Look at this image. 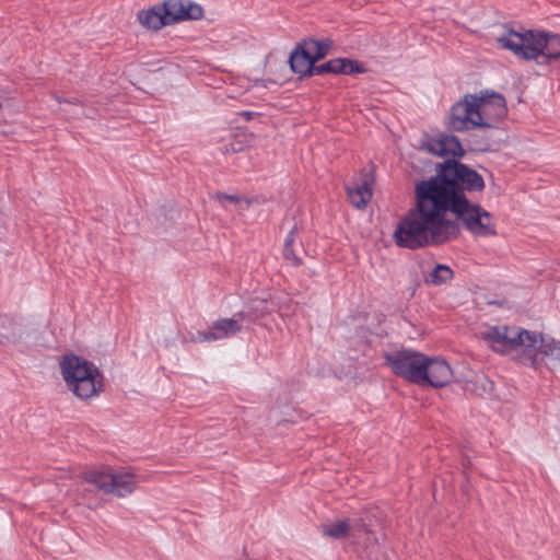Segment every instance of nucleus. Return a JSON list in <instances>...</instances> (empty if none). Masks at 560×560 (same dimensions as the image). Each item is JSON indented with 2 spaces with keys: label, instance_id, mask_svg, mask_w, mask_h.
I'll return each mask as SVG.
<instances>
[{
  "label": "nucleus",
  "instance_id": "obj_1",
  "mask_svg": "<svg viewBox=\"0 0 560 560\" xmlns=\"http://www.w3.org/2000/svg\"><path fill=\"white\" fill-rule=\"evenodd\" d=\"M458 219L476 236L497 233L491 214L465 196H456L451 184L418 182L415 206L399 220L393 238L397 246L409 249L442 244L459 234Z\"/></svg>",
  "mask_w": 560,
  "mask_h": 560
},
{
  "label": "nucleus",
  "instance_id": "obj_27",
  "mask_svg": "<svg viewBox=\"0 0 560 560\" xmlns=\"http://www.w3.org/2000/svg\"><path fill=\"white\" fill-rule=\"evenodd\" d=\"M241 115L244 116V118L246 120H249L252 118V116H253V113H250V112H243Z\"/></svg>",
  "mask_w": 560,
  "mask_h": 560
},
{
  "label": "nucleus",
  "instance_id": "obj_25",
  "mask_svg": "<svg viewBox=\"0 0 560 560\" xmlns=\"http://www.w3.org/2000/svg\"><path fill=\"white\" fill-rule=\"evenodd\" d=\"M294 235H295V229H292L288 236L285 237V241H284V246L283 247H287V253L289 252V247H292L293 243H294Z\"/></svg>",
  "mask_w": 560,
  "mask_h": 560
},
{
  "label": "nucleus",
  "instance_id": "obj_5",
  "mask_svg": "<svg viewBox=\"0 0 560 560\" xmlns=\"http://www.w3.org/2000/svg\"><path fill=\"white\" fill-rule=\"evenodd\" d=\"M384 359L395 375L410 383L421 385L427 378L424 375L427 355L419 351L400 349L385 353Z\"/></svg>",
  "mask_w": 560,
  "mask_h": 560
},
{
  "label": "nucleus",
  "instance_id": "obj_6",
  "mask_svg": "<svg viewBox=\"0 0 560 560\" xmlns=\"http://www.w3.org/2000/svg\"><path fill=\"white\" fill-rule=\"evenodd\" d=\"M289 62L292 71L300 75L323 72L352 74L364 70L359 62L343 58L332 59L319 67H314L315 62L301 46L291 54Z\"/></svg>",
  "mask_w": 560,
  "mask_h": 560
},
{
  "label": "nucleus",
  "instance_id": "obj_4",
  "mask_svg": "<svg viewBox=\"0 0 560 560\" xmlns=\"http://www.w3.org/2000/svg\"><path fill=\"white\" fill-rule=\"evenodd\" d=\"M482 340L495 352L515 354L526 360L536 342V331L517 326H489L481 332Z\"/></svg>",
  "mask_w": 560,
  "mask_h": 560
},
{
  "label": "nucleus",
  "instance_id": "obj_10",
  "mask_svg": "<svg viewBox=\"0 0 560 560\" xmlns=\"http://www.w3.org/2000/svg\"><path fill=\"white\" fill-rule=\"evenodd\" d=\"M480 116L477 112L475 94L465 95L451 108L448 126L455 131H465L479 128Z\"/></svg>",
  "mask_w": 560,
  "mask_h": 560
},
{
  "label": "nucleus",
  "instance_id": "obj_3",
  "mask_svg": "<svg viewBox=\"0 0 560 560\" xmlns=\"http://www.w3.org/2000/svg\"><path fill=\"white\" fill-rule=\"evenodd\" d=\"M60 370L68 388L80 399L92 398L102 390L103 377L93 363L67 355L60 362Z\"/></svg>",
  "mask_w": 560,
  "mask_h": 560
},
{
  "label": "nucleus",
  "instance_id": "obj_8",
  "mask_svg": "<svg viewBox=\"0 0 560 560\" xmlns=\"http://www.w3.org/2000/svg\"><path fill=\"white\" fill-rule=\"evenodd\" d=\"M441 180L452 185L456 196H465L463 189L470 191H480L485 188L482 177L466 165L447 161L442 165L440 175L425 179L424 182Z\"/></svg>",
  "mask_w": 560,
  "mask_h": 560
},
{
  "label": "nucleus",
  "instance_id": "obj_22",
  "mask_svg": "<svg viewBox=\"0 0 560 560\" xmlns=\"http://www.w3.org/2000/svg\"><path fill=\"white\" fill-rule=\"evenodd\" d=\"M283 256L287 260L291 261L293 265H299L300 259L293 253L292 247H289V252L287 253V247H283Z\"/></svg>",
  "mask_w": 560,
  "mask_h": 560
},
{
  "label": "nucleus",
  "instance_id": "obj_23",
  "mask_svg": "<svg viewBox=\"0 0 560 560\" xmlns=\"http://www.w3.org/2000/svg\"><path fill=\"white\" fill-rule=\"evenodd\" d=\"M351 529L353 532H364L369 533L366 524L363 522L362 518L354 521L353 524H351Z\"/></svg>",
  "mask_w": 560,
  "mask_h": 560
},
{
  "label": "nucleus",
  "instance_id": "obj_11",
  "mask_svg": "<svg viewBox=\"0 0 560 560\" xmlns=\"http://www.w3.org/2000/svg\"><path fill=\"white\" fill-rule=\"evenodd\" d=\"M167 24L185 20H198L202 16V8L185 0H167L162 5Z\"/></svg>",
  "mask_w": 560,
  "mask_h": 560
},
{
  "label": "nucleus",
  "instance_id": "obj_16",
  "mask_svg": "<svg viewBox=\"0 0 560 560\" xmlns=\"http://www.w3.org/2000/svg\"><path fill=\"white\" fill-rule=\"evenodd\" d=\"M372 187V179H365L353 188L348 187L347 191L350 203L358 209L365 208L373 195Z\"/></svg>",
  "mask_w": 560,
  "mask_h": 560
},
{
  "label": "nucleus",
  "instance_id": "obj_7",
  "mask_svg": "<svg viewBox=\"0 0 560 560\" xmlns=\"http://www.w3.org/2000/svg\"><path fill=\"white\" fill-rule=\"evenodd\" d=\"M84 478L100 490L117 497H126L132 493L138 483L136 475L127 469H94L85 472Z\"/></svg>",
  "mask_w": 560,
  "mask_h": 560
},
{
  "label": "nucleus",
  "instance_id": "obj_9",
  "mask_svg": "<svg viewBox=\"0 0 560 560\" xmlns=\"http://www.w3.org/2000/svg\"><path fill=\"white\" fill-rule=\"evenodd\" d=\"M477 112L480 116L479 128H492L508 114L505 98L495 92L480 91L475 94Z\"/></svg>",
  "mask_w": 560,
  "mask_h": 560
},
{
  "label": "nucleus",
  "instance_id": "obj_28",
  "mask_svg": "<svg viewBox=\"0 0 560 560\" xmlns=\"http://www.w3.org/2000/svg\"><path fill=\"white\" fill-rule=\"evenodd\" d=\"M56 100H57V102H59V103L65 102V101H63L61 97H59V96H56Z\"/></svg>",
  "mask_w": 560,
  "mask_h": 560
},
{
  "label": "nucleus",
  "instance_id": "obj_2",
  "mask_svg": "<svg viewBox=\"0 0 560 560\" xmlns=\"http://www.w3.org/2000/svg\"><path fill=\"white\" fill-rule=\"evenodd\" d=\"M497 43L520 59L534 60L538 65H547L560 57V35L558 34L509 30L497 37Z\"/></svg>",
  "mask_w": 560,
  "mask_h": 560
},
{
  "label": "nucleus",
  "instance_id": "obj_18",
  "mask_svg": "<svg viewBox=\"0 0 560 560\" xmlns=\"http://www.w3.org/2000/svg\"><path fill=\"white\" fill-rule=\"evenodd\" d=\"M331 45L332 43L329 39H310L304 42L301 47L311 57V59L316 62L317 60L323 59L329 52Z\"/></svg>",
  "mask_w": 560,
  "mask_h": 560
},
{
  "label": "nucleus",
  "instance_id": "obj_14",
  "mask_svg": "<svg viewBox=\"0 0 560 560\" xmlns=\"http://www.w3.org/2000/svg\"><path fill=\"white\" fill-rule=\"evenodd\" d=\"M539 353L560 361V341L536 332V342L533 347V351L526 354V360L529 361L532 366L536 365Z\"/></svg>",
  "mask_w": 560,
  "mask_h": 560
},
{
  "label": "nucleus",
  "instance_id": "obj_20",
  "mask_svg": "<svg viewBox=\"0 0 560 560\" xmlns=\"http://www.w3.org/2000/svg\"><path fill=\"white\" fill-rule=\"evenodd\" d=\"M453 278L452 269L446 265H436L435 268L427 277V282L439 285L446 283Z\"/></svg>",
  "mask_w": 560,
  "mask_h": 560
},
{
  "label": "nucleus",
  "instance_id": "obj_12",
  "mask_svg": "<svg viewBox=\"0 0 560 560\" xmlns=\"http://www.w3.org/2000/svg\"><path fill=\"white\" fill-rule=\"evenodd\" d=\"M423 384L433 387H443L453 378V371L450 364L442 358H430L427 355Z\"/></svg>",
  "mask_w": 560,
  "mask_h": 560
},
{
  "label": "nucleus",
  "instance_id": "obj_13",
  "mask_svg": "<svg viewBox=\"0 0 560 560\" xmlns=\"http://www.w3.org/2000/svg\"><path fill=\"white\" fill-rule=\"evenodd\" d=\"M422 147L429 153L441 158H456L464 154V149L460 142L454 136L428 138L423 142Z\"/></svg>",
  "mask_w": 560,
  "mask_h": 560
},
{
  "label": "nucleus",
  "instance_id": "obj_21",
  "mask_svg": "<svg viewBox=\"0 0 560 560\" xmlns=\"http://www.w3.org/2000/svg\"><path fill=\"white\" fill-rule=\"evenodd\" d=\"M212 335L213 334L210 326L207 330L189 331L188 339L194 343L212 342L214 341V339H212Z\"/></svg>",
  "mask_w": 560,
  "mask_h": 560
},
{
  "label": "nucleus",
  "instance_id": "obj_17",
  "mask_svg": "<svg viewBox=\"0 0 560 560\" xmlns=\"http://www.w3.org/2000/svg\"><path fill=\"white\" fill-rule=\"evenodd\" d=\"M138 21L142 26L154 31L167 25L162 7H154L140 11L138 13Z\"/></svg>",
  "mask_w": 560,
  "mask_h": 560
},
{
  "label": "nucleus",
  "instance_id": "obj_15",
  "mask_svg": "<svg viewBox=\"0 0 560 560\" xmlns=\"http://www.w3.org/2000/svg\"><path fill=\"white\" fill-rule=\"evenodd\" d=\"M243 320H244L243 313H237L232 318H221V319L215 320L211 325V329H212V334H213L212 339H214V341H217V340L230 338V337L236 335L242 329Z\"/></svg>",
  "mask_w": 560,
  "mask_h": 560
},
{
  "label": "nucleus",
  "instance_id": "obj_26",
  "mask_svg": "<svg viewBox=\"0 0 560 560\" xmlns=\"http://www.w3.org/2000/svg\"><path fill=\"white\" fill-rule=\"evenodd\" d=\"M254 310L255 312H257V314H255L254 316L255 318L264 316L267 313L266 303L264 301H260L259 306L255 307Z\"/></svg>",
  "mask_w": 560,
  "mask_h": 560
},
{
  "label": "nucleus",
  "instance_id": "obj_24",
  "mask_svg": "<svg viewBox=\"0 0 560 560\" xmlns=\"http://www.w3.org/2000/svg\"><path fill=\"white\" fill-rule=\"evenodd\" d=\"M215 198L222 203L224 201L238 202V198L232 195L217 194Z\"/></svg>",
  "mask_w": 560,
  "mask_h": 560
},
{
  "label": "nucleus",
  "instance_id": "obj_19",
  "mask_svg": "<svg viewBox=\"0 0 560 560\" xmlns=\"http://www.w3.org/2000/svg\"><path fill=\"white\" fill-rule=\"evenodd\" d=\"M350 530L351 523L348 520H339L330 524L322 525L323 535L334 539L346 538Z\"/></svg>",
  "mask_w": 560,
  "mask_h": 560
}]
</instances>
